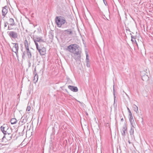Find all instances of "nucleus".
Here are the masks:
<instances>
[{
  "instance_id": "9d476101",
  "label": "nucleus",
  "mask_w": 153,
  "mask_h": 153,
  "mask_svg": "<svg viewBox=\"0 0 153 153\" xmlns=\"http://www.w3.org/2000/svg\"><path fill=\"white\" fill-rule=\"evenodd\" d=\"M8 9V7L7 6H5L3 8L2 11V15L4 16V17L5 16L7 13Z\"/></svg>"
},
{
  "instance_id": "79ce46f5",
  "label": "nucleus",
  "mask_w": 153,
  "mask_h": 153,
  "mask_svg": "<svg viewBox=\"0 0 153 153\" xmlns=\"http://www.w3.org/2000/svg\"><path fill=\"white\" fill-rule=\"evenodd\" d=\"M0 145H1V143H0Z\"/></svg>"
},
{
  "instance_id": "cd10ccee",
  "label": "nucleus",
  "mask_w": 153,
  "mask_h": 153,
  "mask_svg": "<svg viewBox=\"0 0 153 153\" xmlns=\"http://www.w3.org/2000/svg\"><path fill=\"white\" fill-rule=\"evenodd\" d=\"M86 65L88 67H90V65L89 64V61H88V62L87 61H86Z\"/></svg>"
},
{
  "instance_id": "ddd939ff",
  "label": "nucleus",
  "mask_w": 153,
  "mask_h": 153,
  "mask_svg": "<svg viewBox=\"0 0 153 153\" xmlns=\"http://www.w3.org/2000/svg\"><path fill=\"white\" fill-rule=\"evenodd\" d=\"M1 131L4 135L7 134V131L6 130L8 129V128H7L6 126H4V125L3 126H1Z\"/></svg>"
},
{
  "instance_id": "393cba45",
  "label": "nucleus",
  "mask_w": 153,
  "mask_h": 153,
  "mask_svg": "<svg viewBox=\"0 0 153 153\" xmlns=\"http://www.w3.org/2000/svg\"><path fill=\"white\" fill-rule=\"evenodd\" d=\"M26 53V51H24L23 52L22 54V58L24 59L25 56V53Z\"/></svg>"
},
{
  "instance_id": "5701e85b",
  "label": "nucleus",
  "mask_w": 153,
  "mask_h": 153,
  "mask_svg": "<svg viewBox=\"0 0 153 153\" xmlns=\"http://www.w3.org/2000/svg\"><path fill=\"white\" fill-rule=\"evenodd\" d=\"M145 78H146V79L148 80V77L147 75H144L142 76V79L143 80H145L144 79H145Z\"/></svg>"
},
{
  "instance_id": "473e14b6",
  "label": "nucleus",
  "mask_w": 153,
  "mask_h": 153,
  "mask_svg": "<svg viewBox=\"0 0 153 153\" xmlns=\"http://www.w3.org/2000/svg\"><path fill=\"white\" fill-rule=\"evenodd\" d=\"M36 74H37V73L36 72V68H35L34 69V74L35 75H36Z\"/></svg>"
},
{
  "instance_id": "dca6fc26",
  "label": "nucleus",
  "mask_w": 153,
  "mask_h": 153,
  "mask_svg": "<svg viewBox=\"0 0 153 153\" xmlns=\"http://www.w3.org/2000/svg\"><path fill=\"white\" fill-rule=\"evenodd\" d=\"M30 44V42H29L26 39H25L24 42V45L25 49H29V45Z\"/></svg>"
},
{
  "instance_id": "a878e982",
  "label": "nucleus",
  "mask_w": 153,
  "mask_h": 153,
  "mask_svg": "<svg viewBox=\"0 0 153 153\" xmlns=\"http://www.w3.org/2000/svg\"><path fill=\"white\" fill-rule=\"evenodd\" d=\"M131 41H132V42H134V41L136 42V40H135V38L134 36H131Z\"/></svg>"
},
{
  "instance_id": "4be33fe9",
  "label": "nucleus",
  "mask_w": 153,
  "mask_h": 153,
  "mask_svg": "<svg viewBox=\"0 0 153 153\" xmlns=\"http://www.w3.org/2000/svg\"><path fill=\"white\" fill-rule=\"evenodd\" d=\"M6 135H7V137L8 138L7 139H8L9 140L12 138V137L13 135H11L10 134L8 133Z\"/></svg>"
},
{
  "instance_id": "20e7f679",
  "label": "nucleus",
  "mask_w": 153,
  "mask_h": 153,
  "mask_svg": "<svg viewBox=\"0 0 153 153\" xmlns=\"http://www.w3.org/2000/svg\"><path fill=\"white\" fill-rule=\"evenodd\" d=\"M63 34L64 36H71L73 34V30L71 28L65 30L63 31Z\"/></svg>"
},
{
  "instance_id": "c85d7f7f",
  "label": "nucleus",
  "mask_w": 153,
  "mask_h": 153,
  "mask_svg": "<svg viewBox=\"0 0 153 153\" xmlns=\"http://www.w3.org/2000/svg\"><path fill=\"white\" fill-rule=\"evenodd\" d=\"M9 24L7 22H4V27H6L7 26V24L8 25Z\"/></svg>"
},
{
  "instance_id": "f8f14e48",
  "label": "nucleus",
  "mask_w": 153,
  "mask_h": 153,
  "mask_svg": "<svg viewBox=\"0 0 153 153\" xmlns=\"http://www.w3.org/2000/svg\"><path fill=\"white\" fill-rule=\"evenodd\" d=\"M68 88L69 89L74 92H76L78 91L77 88L76 86L72 85H69Z\"/></svg>"
},
{
  "instance_id": "6e6552de",
  "label": "nucleus",
  "mask_w": 153,
  "mask_h": 153,
  "mask_svg": "<svg viewBox=\"0 0 153 153\" xmlns=\"http://www.w3.org/2000/svg\"><path fill=\"white\" fill-rule=\"evenodd\" d=\"M81 52L80 51L78 50L77 53L74 54V59L76 60H78L80 59L81 57Z\"/></svg>"
},
{
  "instance_id": "7c9ffc66",
  "label": "nucleus",
  "mask_w": 153,
  "mask_h": 153,
  "mask_svg": "<svg viewBox=\"0 0 153 153\" xmlns=\"http://www.w3.org/2000/svg\"><path fill=\"white\" fill-rule=\"evenodd\" d=\"M129 115V120L133 119V117L132 115V114L131 115Z\"/></svg>"
},
{
  "instance_id": "9b49d317",
  "label": "nucleus",
  "mask_w": 153,
  "mask_h": 153,
  "mask_svg": "<svg viewBox=\"0 0 153 153\" xmlns=\"http://www.w3.org/2000/svg\"><path fill=\"white\" fill-rule=\"evenodd\" d=\"M127 128L126 126L125 125L123 126L122 129V131H121L122 134L124 137L125 136L126 133H127Z\"/></svg>"
},
{
  "instance_id": "f03ea898",
  "label": "nucleus",
  "mask_w": 153,
  "mask_h": 153,
  "mask_svg": "<svg viewBox=\"0 0 153 153\" xmlns=\"http://www.w3.org/2000/svg\"><path fill=\"white\" fill-rule=\"evenodd\" d=\"M78 48L79 46L76 44H71L68 47L67 50L74 54L79 50Z\"/></svg>"
},
{
  "instance_id": "2eb2a0df",
  "label": "nucleus",
  "mask_w": 153,
  "mask_h": 153,
  "mask_svg": "<svg viewBox=\"0 0 153 153\" xmlns=\"http://www.w3.org/2000/svg\"><path fill=\"white\" fill-rule=\"evenodd\" d=\"M9 25L12 26L16 25L14 19L12 18H10L9 21Z\"/></svg>"
},
{
  "instance_id": "f704fd0d",
  "label": "nucleus",
  "mask_w": 153,
  "mask_h": 153,
  "mask_svg": "<svg viewBox=\"0 0 153 153\" xmlns=\"http://www.w3.org/2000/svg\"><path fill=\"white\" fill-rule=\"evenodd\" d=\"M128 143H129V144H130V143H131V142H130V140H129L128 141Z\"/></svg>"
},
{
  "instance_id": "ea45409f",
  "label": "nucleus",
  "mask_w": 153,
  "mask_h": 153,
  "mask_svg": "<svg viewBox=\"0 0 153 153\" xmlns=\"http://www.w3.org/2000/svg\"><path fill=\"white\" fill-rule=\"evenodd\" d=\"M21 51H23V49H21Z\"/></svg>"
},
{
  "instance_id": "f3484780",
  "label": "nucleus",
  "mask_w": 153,
  "mask_h": 153,
  "mask_svg": "<svg viewBox=\"0 0 153 153\" xmlns=\"http://www.w3.org/2000/svg\"><path fill=\"white\" fill-rule=\"evenodd\" d=\"M133 108L134 111L137 113H138V108L137 106L135 104H133Z\"/></svg>"
},
{
  "instance_id": "0eeeda50",
  "label": "nucleus",
  "mask_w": 153,
  "mask_h": 153,
  "mask_svg": "<svg viewBox=\"0 0 153 153\" xmlns=\"http://www.w3.org/2000/svg\"><path fill=\"white\" fill-rule=\"evenodd\" d=\"M27 116L24 115L21 118L20 121L19 122V125H22L27 122Z\"/></svg>"
},
{
  "instance_id": "2f4dec72",
  "label": "nucleus",
  "mask_w": 153,
  "mask_h": 153,
  "mask_svg": "<svg viewBox=\"0 0 153 153\" xmlns=\"http://www.w3.org/2000/svg\"><path fill=\"white\" fill-rule=\"evenodd\" d=\"M12 29H13V28H10L9 26H8V29H7L8 30H11Z\"/></svg>"
},
{
  "instance_id": "4c0bfd02",
  "label": "nucleus",
  "mask_w": 153,
  "mask_h": 153,
  "mask_svg": "<svg viewBox=\"0 0 153 153\" xmlns=\"http://www.w3.org/2000/svg\"><path fill=\"white\" fill-rule=\"evenodd\" d=\"M103 1L104 2V3L105 4V2L104 0H103Z\"/></svg>"
},
{
  "instance_id": "a19ab883",
  "label": "nucleus",
  "mask_w": 153,
  "mask_h": 153,
  "mask_svg": "<svg viewBox=\"0 0 153 153\" xmlns=\"http://www.w3.org/2000/svg\"><path fill=\"white\" fill-rule=\"evenodd\" d=\"M107 20H109L108 19H107Z\"/></svg>"
},
{
  "instance_id": "aec40b11",
  "label": "nucleus",
  "mask_w": 153,
  "mask_h": 153,
  "mask_svg": "<svg viewBox=\"0 0 153 153\" xmlns=\"http://www.w3.org/2000/svg\"><path fill=\"white\" fill-rule=\"evenodd\" d=\"M38 78V75H37V74H36V75H35L34 76L33 79V80L34 81L35 83H36L37 82Z\"/></svg>"
},
{
  "instance_id": "1a4fd4ad",
  "label": "nucleus",
  "mask_w": 153,
  "mask_h": 153,
  "mask_svg": "<svg viewBox=\"0 0 153 153\" xmlns=\"http://www.w3.org/2000/svg\"><path fill=\"white\" fill-rule=\"evenodd\" d=\"M13 44H14V46H13V51L15 52L16 55H17V54H18L19 50V45L17 43H14Z\"/></svg>"
},
{
  "instance_id": "bb28decb",
  "label": "nucleus",
  "mask_w": 153,
  "mask_h": 153,
  "mask_svg": "<svg viewBox=\"0 0 153 153\" xmlns=\"http://www.w3.org/2000/svg\"><path fill=\"white\" fill-rule=\"evenodd\" d=\"M31 109V107L30 106H28L26 108L27 111H29Z\"/></svg>"
},
{
  "instance_id": "6ab92c4d",
  "label": "nucleus",
  "mask_w": 153,
  "mask_h": 153,
  "mask_svg": "<svg viewBox=\"0 0 153 153\" xmlns=\"http://www.w3.org/2000/svg\"><path fill=\"white\" fill-rule=\"evenodd\" d=\"M17 120L16 119L14 118H12L10 120V123L12 124H15L16 123Z\"/></svg>"
},
{
  "instance_id": "e433bc0d",
  "label": "nucleus",
  "mask_w": 153,
  "mask_h": 153,
  "mask_svg": "<svg viewBox=\"0 0 153 153\" xmlns=\"http://www.w3.org/2000/svg\"><path fill=\"white\" fill-rule=\"evenodd\" d=\"M115 96H114V98L115 99ZM115 99H114V102H115Z\"/></svg>"
},
{
  "instance_id": "b1692460",
  "label": "nucleus",
  "mask_w": 153,
  "mask_h": 153,
  "mask_svg": "<svg viewBox=\"0 0 153 153\" xmlns=\"http://www.w3.org/2000/svg\"><path fill=\"white\" fill-rule=\"evenodd\" d=\"M86 61H88H88H89V56L88 53H86Z\"/></svg>"
},
{
  "instance_id": "39448f33",
  "label": "nucleus",
  "mask_w": 153,
  "mask_h": 153,
  "mask_svg": "<svg viewBox=\"0 0 153 153\" xmlns=\"http://www.w3.org/2000/svg\"><path fill=\"white\" fill-rule=\"evenodd\" d=\"M7 33L11 38L16 39L18 37V34L15 32L13 31H8Z\"/></svg>"
},
{
  "instance_id": "72a5a7b5",
  "label": "nucleus",
  "mask_w": 153,
  "mask_h": 153,
  "mask_svg": "<svg viewBox=\"0 0 153 153\" xmlns=\"http://www.w3.org/2000/svg\"><path fill=\"white\" fill-rule=\"evenodd\" d=\"M114 85H113V91H114Z\"/></svg>"
},
{
  "instance_id": "412c9836",
  "label": "nucleus",
  "mask_w": 153,
  "mask_h": 153,
  "mask_svg": "<svg viewBox=\"0 0 153 153\" xmlns=\"http://www.w3.org/2000/svg\"><path fill=\"white\" fill-rule=\"evenodd\" d=\"M130 122L131 125V126H135V124L134 122V119L130 120H129Z\"/></svg>"
},
{
  "instance_id": "f257e3e1",
  "label": "nucleus",
  "mask_w": 153,
  "mask_h": 153,
  "mask_svg": "<svg viewBox=\"0 0 153 153\" xmlns=\"http://www.w3.org/2000/svg\"><path fill=\"white\" fill-rule=\"evenodd\" d=\"M55 22L59 27H61L62 25L67 23L65 18L62 16H56L55 18Z\"/></svg>"
},
{
  "instance_id": "c9c22d12",
  "label": "nucleus",
  "mask_w": 153,
  "mask_h": 153,
  "mask_svg": "<svg viewBox=\"0 0 153 153\" xmlns=\"http://www.w3.org/2000/svg\"><path fill=\"white\" fill-rule=\"evenodd\" d=\"M121 120L122 121H123V118H122L121 119Z\"/></svg>"
},
{
  "instance_id": "a211bd4d",
  "label": "nucleus",
  "mask_w": 153,
  "mask_h": 153,
  "mask_svg": "<svg viewBox=\"0 0 153 153\" xmlns=\"http://www.w3.org/2000/svg\"><path fill=\"white\" fill-rule=\"evenodd\" d=\"M134 126H131V129L129 131L130 134L131 135H133L134 134Z\"/></svg>"
},
{
  "instance_id": "58836bf2",
  "label": "nucleus",
  "mask_w": 153,
  "mask_h": 153,
  "mask_svg": "<svg viewBox=\"0 0 153 153\" xmlns=\"http://www.w3.org/2000/svg\"><path fill=\"white\" fill-rule=\"evenodd\" d=\"M16 56L17 57H18V54H17V55H16Z\"/></svg>"
},
{
  "instance_id": "4468645a",
  "label": "nucleus",
  "mask_w": 153,
  "mask_h": 153,
  "mask_svg": "<svg viewBox=\"0 0 153 153\" xmlns=\"http://www.w3.org/2000/svg\"><path fill=\"white\" fill-rule=\"evenodd\" d=\"M26 51V53L29 59H31L32 57V54L30 51L29 49H25Z\"/></svg>"
},
{
  "instance_id": "423d86ee",
  "label": "nucleus",
  "mask_w": 153,
  "mask_h": 153,
  "mask_svg": "<svg viewBox=\"0 0 153 153\" xmlns=\"http://www.w3.org/2000/svg\"><path fill=\"white\" fill-rule=\"evenodd\" d=\"M36 48L41 55H45L46 53V50L44 47L41 48L40 47L38 46V47H36Z\"/></svg>"
},
{
  "instance_id": "c756f323",
  "label": "nucleus",
  "mask_w": 153,
  "mask_h": 153,
  "mask_svg": "<svg viewBox=\"0 0 153 153\" xmlns=\"http://www.w3.org/2000/svg\"><path fill=\"white\" fill-rule=\"evenodd\" d=\"M127 109L128 112L129 113V115L132 114V113L128 107H127Z\"/></svg>"
},
{
  "instance_id": "7ed1b4c3",
  "label": "nucleus",
  "mask_w": 153,
  "mask_h": 153,
  "mask_svg": "<svg viewBox=\"0 0 153 153\" xmlns=\"http://www.w3.org/2000/svg\"><path fill=\"white\" fill-rule=\"evenodd\" d=\"M33 40L35 43L36 47H38V46H39L37 42H39L40 44L41 42H45L44 40L42 39V37H40L38 36H36L35 37H34L33 38Z\"/></svg>"
}]
</instances>
